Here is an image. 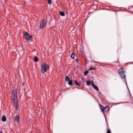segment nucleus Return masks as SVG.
<instances>
[{
  "label": "nucleus",
  "mask_w": 133,
  "mask_h": 133,
  "mask_svg": "<svg viewBox=\"0 0 133 133\" xmlns=\"http://www.w3.org/2000/svg\"><path fill=\"white\" fill-rule=\"evenodd\" d=\"M106 122H107V129H108V128H109V127H108V123L107 122V120H106Z\"/></svg>",
  "instance_id": "4be33fe9"
},
{
  "label": "nucleus",
  "mask_w": 133,
  "mask_h": 133,
  "mask_svg": "<svg viewBox=\"0 0 133 133\" xmlns=\"http://www.w3.org/2000/svg\"><path fill=\"white\" fill-rule=\"evenodd\" d=\"M23 85H24V83H23Z\"/></svg>",
  "instance_id": "c756f323"
},
{
  "label": "nucleus",
  "mask_w": 133,
  "mask_h": 133,
  "mask_svg": "<svg viewBox=\"0 0 133 133\" xmlns=\"http://www.w3.org/2000/svg\"><path fill=\"white\" fill-rule=\"evenodd\" d=\"M87 85H89L90 84V82L89 81H87L86 82Z\"/></svg>",
  "instance_id": "f3484780"
},
{
  "label": "nucleus",
  "mask_w": 133,
  "mask_h": 133,
  "mask_svg": "<svg viewBox=\"0 0 133 133\" xmlns=\"http://www.w3.org/2000/svg\"><path fill=\"white\" fill-rule=\"evenodd\" d=\"M95 68L93 67H91L89 69V70H95Z\"/></svg>",
  "instance_id": "a211bd4d"
},
{
  "label": "nucleus",
  "mask_w": 133,
  "mask_h": 133,
  "mask_svg": "<svg viewBox=\"0 0 133 133\" xmlns=\"http://www.w3.org/2000/svg\"><path fill=\"white\" fill-rule=\"evenodd\" d=\"M107 133H111V132L109 128L107 129Z\"/></svg>",
  "instance_id": "aec40b11"
},
{
  "label": "nucleus",
  "mask_w": 133,
  "mask_h": 133,
  "mask_svg": "<svg viewBox=\"0 0 133 133\" xmlns=\"http://www.w3.org/2000/svg\"><path fill=\"white\" fill-rule=\"evenodd\" d=\"M99 105L100 107V109L101 110L102 112H103L104 111V107H103V106L100 104H99Z\"/></svg>",
  "instance_id": "9d476101"
},
{
  "label": "nucleus",
  "mask_w": 133,
  "mask_h": 133,
  "mask_svg": "<svg viewBox=\"0 0 133 133\" xmlns=\"http://www.w3.org/2000/svg\"><path fill=\"white\" fill-rule=\"evenodd\" d=\"M60 14L61 16H64V13L63 11L60 12Z\"/></svg>",
  "instance_id": "2eb2a0df"
},
{
  "label": "nucleus",
  "mask_w": 133,
  "mask_h": 133,
  "mask_svg": "<svg viewBox=\"0 0 133 133\" xmlns=\"http://www.w3.org/2000/svg\"><path fill=\"white\" fill-rule=\"evenodd\" d=\"M14 107L16 110L18 111L19 109V105H18L17 103L16 102L15 103V105L14 104Z\"/></svg>",
  "instance_id": "0eeeda50"
},
{
  "label": "nucleus",
  "mask_w": 133,
  "mask_h": 133,
  "mask_svg": "<svg viewBox=\"0 0 133 133\" xmlns=\"http://www.w3.org/2000/svg\"><path fill=\"white\" fill-rule=\"evenodd\" d=\"M19 115H18L15 116L13 120L17 123H19Z\"/></svg>",
  "instance_id": "423d86ee"
},
{
  "label": "nucleus",
  "mask_w": 133,
  "mask_h": 133,
  "mask_svg": "<svg viewBox=\"0 0 133 133\" xmlns=\"http://www.w3.org/2000/svg\"><path fill=\"white\" fill-rule=\"evenodd\" d=\"M48 2L49 4H51L52 3L51 0H48Z\"/></svg>",
  "instance_id": "412c9836"
},
{
  "label": "nucleus",
  "mask_w": 133,
  "mask_h": 133,
  "mask_svg": "<svg viewBox=\"0 0 133 133\" xmlns=\"http://www.w3.org/2000/svg\"><path fill=\"white\" fill-rule=\"evenodd\" d=\"M104 111L106 110L107 111H108L109 109V106L108 105H106L104 108Z\"/></svg>",
  "instance_id": "6e6552de"
},
{
  "label": "nucleus",
  "mask_w": 133,
  "mask_h": 133,
  "mask_svg": "<svg viewBox=\"0 0 133 133\" xmlns=\"http://www.w3.org/2000/svg\"><path fill=\"white\" fill-rule=\"evenodd\" d=\"M76 62H78V59H76Z\"/></svg>",
  "instance_id": "bb28decb"
},
{
  "label": "nucleus",
  "mask_w": 133,
  "mask_h": 133,
  "mask_svg": "<svg viewBox=\"0 0 133 133\" xmlns=\"http://www.w3.org/2000/svg\"><path fill=\"white\" fill-rule=\"evenodd\" d=\"M11 98L14 101L17 100V96L16 90L13 89L11 94Z\"/></svg>",
  "instance_id": "7ed1b4c3"
},
{
  "label": "nucleus",
  "mask_w": 133,
  "mask_h": 133,
  "mask_svg": "<svg viewBox=\"0 0 133 133\" xmlns=\"http://www.w3.org/2000/svg\"><path fill=\"white\" fill-rule=\"evenodd\" d=\"M88 71H85L84 72V74L85 75H86L88 73Z\"/></svg>",
  "instance_id": "6ab92c4d"
},
{
  "label": "nucleus",
  "mask_w": 133,
  "mask_h": 133,
  "mask_svg": "<svg viewBox=\"0 0 133 133\" xmlns=\"http://www.w3.org/2000/svg\"><path fill=\"white\" fill-rule=\"evenodd\" d=\"M49 68V66L46 63L43 64L41 66V72L44 73L47 71Z\"/></svg>",
  "instance_id": "f03ea898"
},
{
  "label": "nucleus",
  "mask_w": 133,
  "mask_h": 133,
  "mask_svg": "<svg viewBox=\"0 0 133 133\" xmlns=\"http://www.w3.org/2000/svg\"><path fill=\"white\" fill-rule=\"evenodd\" d=\"M118 72L120 75L121 79L123 81H124L127 84L126 77L124 75V68H120L118 70Z\"/></svg>",
  "instance_id": "f257e3e1"
},
{
  "label": "nucleus",
  "mask_w": 133,
  "mask_h": 133,
  "mask_svg": "<svg viewBox=\"0 0 133 133\" xmlns=\"http://www.w3.org/2000/svg\"><path fill=\"white\" fill-rule=\"evenodd\" d=\"M131 9H132L133 10V7H132V8H131Z\"/></svg>",
  "instance_id": "c85d7f7f"
},
{
  "label": "nucleus",
  "mask_w": 133,
  "mask_h": 133,
  "mask_svg": "<svg viewBox=\"0 0 133 133\" xmlns=\"http://www.w3.org/2000/svg\"><path fill=\"white\" fill-rule=\"evenodd\" d=\"M76 85L78 86H80V87L81 86L80 84L78 83Z\"/></svg>",
  "instance_id": "393cba45"
},
{
  "label": "nucleus",
  "mask_w": 133,
  "mask_h": 133,
  "mask_svg": "<svg viewBox=\"0 0 133 133\" xmlns=\"http://www.w3.org/2000/svg\"><path fill=\"white\" fill-rule=\"evenodd\" d=\"M69 77L67 76L66 77L65 80L66 81H69Z\"/></svg>",
  "instance_id": "dca6fc26"
},
{
  "label": "nucleus",
  "mask_w": 133,
  "mask_h": 133,
  "mask_svg": "<svg viewBox=\"0 0 133 133\" xmlns=\"http://www.w3.org/2000/svg\"><path fill=\"white\" fill-rule=\"evenodd\" d=\"M94 88L97 91H98L99 90L98 88L95 85L92 87Z\"/></svg>",
  "instance_id": "9b49d317"
},
{
  "label": "nucleus",
  "mask_w": 133,
  "mask_h": 133,
  "mask_svg": "<svg viewBox=\"0 0 133 133\" xmlns=\"http://www.w3.org/2000/svg\"><path fill=\"white\" fill-rule=\"evenodd\" d=\"M75 56L74 53L73 52H72L71 53V57L72 58H74Z\"/></svg>",
  "instance_id": "f8f14e48"
},
{
  "label": "nucleus",
  "mask_w": 133,
  "mask_h": 133,
  "mask_svg": "<svg viewBox=\"0 0 133 133\" xmlns=\"http://www.w3.org/2000/svg\"><path fill=\"white\" fill-rule=\"evenodd\" d=\"M91 82H92V86L93 87V86L94 85H95L93 83V81H91Z\"/></svg>",
  "instance_id": "a878e982"
},
{
  "label": "nucleus",
  "mask_w": 133,
  "mask_h": 133,
  "mask_svg": "<svg viewBox=\"0 0 133 133\" xmlns=\"http://www.w3.org/2000/svg\"><path fill=\"white\" fill-rule=\"evenodd\" d=\"M46 21L45 20H43L40 23V28L42 29L46 25Z\"/></svg>",
  "instance_id": "39448f33"
},
{
  "label": "nucleus",
  "mask_w": 133,
  "mask_h": 133,
  "mask_svg": "<svg viewBox=\"0 0 133 133\" xmlns=\"http://www.w3.org/2000/svg\"><path fill=\"white\" fill-rule=\"evenodd\" d=\"M98 93L99 95H101V92L99 91H98Z\"/></svg>",
  "instance_id": "5701e85b"
},
{
  "label": "nucleus",
  "mask_w": 133,
  "mask_h": 133,
  "mask_svg": "<svg viewBox=\"0 0 133 133\" xmlns=\"http://www.w3.org/2000/svg\"><path fill=\"white\" fill-rule=\"evenodd\" d=\"M74 83L76 84L78 83V82H77V81L75 80L74 81Z\"/></svg>",
  "instance_id": "b1692460"
},
{
  "label": "nucleus",
  "mask_w": 133,
  "mask_h": 133,
  "mask_svg": "<svg viewBox=\"0 0 133 133\" xmlns=\"http://www.w3.org/2000/svg\"><path fill=\"white\" fill-rule=\"evenodd\" d=\"M68 84L70 85H71L72 84V80H70L69 81Z\"/></svg>",
  "instance_id": "4468645a"
},
{
  "label": "nucleus",
  "mask_w": 133,
  "mask_h": 133,
  "mask_svg": "<svg viewBox=\"0 0 133 133\" xmlns=\"http://www.w3.org/2000/svg\"><path fill=\"white\" fill-rule=\"evenodd\" d=\"M0 133H3V132H2V131H1L0 132Z\"/></svg>",
  "instance_id": "cd10ccee"
},
{
  "label": "nucleus",
  "mask_w": 133,
  "mask_h": 133,
  "mask_svg": "<svg viewBox=\"0 0 133 133\" xmlns=\"http://www.w3.org/2000/svg\"><path fill=\"white\" fill-rule=\"evenodd\" d=\"M24 36L28 40H31V37L27 32H25L23 34Z\"/></svg>",
  "instance_id": "20e7f679"
},
{
  "label": "nucleus",
  "mask_w": 133,
  "mask_h": 133,
  "mask_svg": "<svg viewBox=\"0 0 133 133\" xmlns=\"http://www.w3.org/2000/svg\"><path fill=\"white\" fill-rule=\"evenodd\" d=\"M2 121L3 122H5L6 121V117L4 115L2 116L1 119Z\"/></svg>",
  "instance_id": "1a4fd4ad"
},
{
  "label": "nucleus",
  "mask_w": 133,
  "mask_h": 133,
  "mask_svg": "<svg viewBox=\"0 0 133 133\" xmlns=\"http://www.w3.org/2000/svg\"><path fill=\"white\" fill-rule=\"evenodd\" d=\"M38 60V57H35L34 58V61L35 62H37Z\"/></svg>",
  "instance_id": "ddd939ff"
}]
</instances>
